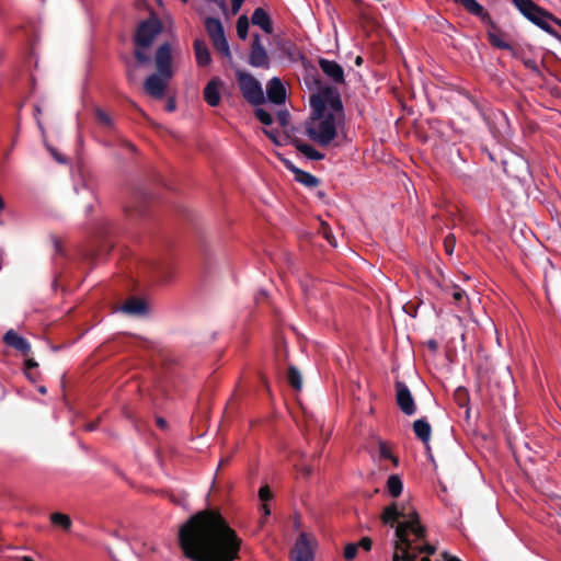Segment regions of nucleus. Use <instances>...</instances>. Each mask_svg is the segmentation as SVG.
Here are the masks:
<instances>
[{
    "label": "nucleus",
    "mask_w": 561,
    "mask_h": 561,
    "mask_svg": "<svg viewBox=\"0 0 561 561\" xmlns=\"http://www.w3.org/2000/svg\"><path fill=\"white\" fill-rule=\"evenodd\" d=\"M122 311L131 316H145L148 312V306L144 299L131 297L123 304Z\"/></svg>",
    "instance_id": "nucleus-20"
},
{
    "label": "nucleus",
    "mask_w": 561,
    "mask_h": 561,
    "mask_svg": "<svg viewBox=\"0 0 561 561\" xmlns=\"http://www.w3.org/2000/svg\"><path fill=\"white\" fill-rule=\"evenodd\" d=\"M357 551H358V545H356V543H347L345 546V548H344V558L347 561H351V560H353L356 557Z\"/></svg>",
    "instance_id": "nucleus-36"
},
{
    "label": "nucleus",
    "mask_w": 561,
    "mask_h": 561,
    "mask_svg": "<svg viewBox=\"0 0 561 561\" xmlns=\"http://www.w3.org/2000/svg\"><path fill=\"white\" fill-rule=\"evenodd\" d=\"M38 364L33 358H28L25 360V373L28 378H31L30 370L36 368Z\"/></svg>",
    "instance_id": "nucleus-51"
},
{
    "label": "nucleus",
    "mask_w": 561,
    "mask_h": 561,
    "mask_svg": "<svg viewBox=\"0 0 561 561\" xmlns=\"http://www.w3.org/2000/svg\"><path fill=\"white\" fill-rule=\"evenodd\" d=\"M204 24L215 50L228 60H231L232 54L230 51V47L220 20L217 18L207 16L204 21Z\"/></svg>",
    "instance_id": "nucleus-8"
},
{
    "label": "nucleus",
    "mask_w": 561,
    "mask_h": 561,
    "mask_svg": "<svg viewBox=\"0 0 561 561\" xmlns=\"http://www.w3.org/2000/svg\"><path fill=\"white\" fill-rule=\"evenodd\" d=\"M22 561H34L31 557L24 556Z\"/></svg>",
    "instance_id": "nucleus-63"
},
{
    "label": "nucleus",
    "mask_w": 561,
    "mask_h": 561,
    "mask_svg": "<svg viewBox=\"0 0 561 561\" xmlns=\"http://www.w3.org/2000/svg\"><path fill=\"white\" fill-rule=\"evenodd\" d=\"M154 62L159 75L165 79H171L172 70V47L170 43L161 44L154 55Z\"/></svg>",
    "instance_id": "nucleus-9"
},
{
    "label": "nucleus",
    "mask_w": 561,
    "mask_h": 561,
    "mask_svg": "<svg viewBox=\"0 0 561 561\" xmlns=\"http://www.w3.org/2000/svg\"><path fill=\"white\" fill-rule=\"evenodd\" d=\"M413 549L416 553H426L427 556L434 554L436 548L433 545L424 543V545H414Z\"/></svg>",
    "instance_id": "nucleus-35"
},
{
    "label": "nucleus",
    "mask_w": 561,
    "mask_h": 561,
    "mask_svg": "<svg viewBox=\"0 0 561 561\" xmlns=\"http://www.w3.org/2000/svg\"><path fill=\"white\" fill-rule=\"evenodd\" d=\"M50 522L55 526H59L66 531H69L72 526L71 518L68 515L59 512L53 513L50 515Z\"/></svg>",
    "instance_id": "nucleus-31"
},
{
    "label": "nucleus",
    "mask_w": 561,
    "mask_h": 561,
    "mask_svg": "<svg viewBox=\"0 0 561 561\" xmlns=\"http://www.w3.org/2000/svg\"><path fill=\"white\" fill-rule=\"evenodd\" d=\"M287 381L290 387L297 391L301 390L302 387V377L300 371L296 366L290 365L287 371Z\"/></svg>",
    "instance_id": "nucleus-30"
},
{
    "label": "nucleus",
    "mask_w": 561,
    "mask_h": 561,
    "mask_svg": "<svg viewBox=\"0 0 561 561\" xmlns=\"http://www.w3.org/2000/svg\"><path fill=\"white\" fill-rule=\"evenodd\" d=\"M249 32V19L247 15H240L237 20V34L238 36L244 41L248 37Z\"/></svg>",
    "instance_id": "nucleus-32"
},
{
    "label": "nucleus",
    "mask_w": 561,
    "mask_h": 561,
    "mask_svg": "<svg viewBox=\"0 0 561 561\" xmlns=\"http://www.w3.org/2000/svg\"><path fill=\"white\" fill-rule=\"evenodd\" d=\"M455 398H456L458 404L462 407L468 401V391L465 388L459 387L455 391Z\"/></svg>",
    "instance_id": "nucleus-40"
},
{
    "label": "nucleus",
    "mask_w": 561,
    "mask_h": 561,
    "mask_svg": "<svg viewBox=\"0 0 561 561\" xmlns=\"http://www.w3.org/2000/svg\"><path fill=\"white\" fill-rule=\"evenodd\" d=\"M482 23L486 24L489 26L486 36L489 37V34L496 35L497 33H501V28L497 26V24L492 20L491 15L489 14L488 20H481Z\"/></svg>",
    "instance_id": "nucleus-38"
},
{
    "label": "nucleus",
    "mask_w": 561,
    "mask_h": 561,
    "mask_svg": "<svg viewBox=\"0 0 561 561\" xmlns=\"http://www.w3.org/2000/svg\"><path fill=\"white\" fill-rule=\"evenodd\" d=\"M403 522H399L396 526L394 536L401 542L408 543L410 534L414 535L415 541H424L426 537V528L421 524L420 516L416 511L405 513Z\"/></svg>",
    "instance_id": "nucleus-6"
},
{
    "label": "nucleus",
    "mask_w": 561,
    "mask_h": 561,
    "mask_svg": "<svg viewBox=\"0 0 561 561\" xmlns=\"http://www.w3.org/2000/svg\"><path fill=\"white\" fill-rule=\"evenodd\" d=\"M416 559L417 553L413 549V541L408 539V543H404L396 538L392 561H417Z\"/></svg>",
    "instance_id": "nucleus-14"
},
{
    "label": "nucleus",
    "mask_w": 561,
    "mask_h": 561,
    "mask_svg": "<svg viewBox=\"0 0 561 561\" xmlns=\"http://www.w3.org/2000/svg\"><path fill=\"white\" fill-rule=\"evenodd\" d=\"M310 105L314 115L335 114L337 121L343 118V103L339 91L325 85L318 94L310 96Z\"/></svg>",
    "instance_id": "nucleus-4"
},
{
    "label": "nucleus",
    "mask_w": 561,
    "mask_h": 561,
    "mask_svg": "<svg viewBox=\"0 0 561 561\" xmlns=\"http://www.w3.org/2000/svg\"><path fill=\"white\" fill-rule=\"evenodd\" d=\"M520 14L530 21L533 24L540 27L542 31L553 37H559V33L549 24L553 22L557 24L558 19L546 9L538 5L534 0H511Z\"/></svg>",
    "instance_id": "nucleus-2"
},
{
    "label": "nucleus",
    "mask_w": 561,
    "mask_h": 561,
    "mask_svg": "<svg viewBox=\"0 0 561 561\" xmlns=\"http://www.w3.org/2000/svg\"><path fill=\"white\" fill-rule=\"evenodd\" d=\"M336 123L335 114L318 116L312 113L311 121L306 126V134L319 146H329L336 137Z\"/></svg>",
    "instance_id": "nucleus-3"
},
{
    "label": "nucleus",
    "mask_w": 561,
    "mask_h": 561,
    "mask_svg": "<svg viewBox=\"0 0 561 561\" xmlns=\"http://www.w3.org/2000/svg\"><path fill=\"white\" fill-rule=\"evenodd\" d=\"M95 427H96L95 423H90V424L87 425V430L88 431H93V430H95Z\"/></svg>",
    "instance_id": "nucleus-61"
},
{
    "label": "nucleus",
    "mask_w": 561,
    "mask_h": 561,
    "mask_svg": "<svg viewBox=\"0 0 561 561\" xmlns=\"http://www.w3.org/2000/svg\"><path fill=\"white\" fill-rule=\"evenodd\" d=\"M255 117L263 124V125H272L273 124V116L271 113H268L266 110L257 107L254 111Z\"/></svg>",
    "instance_id": "nucleus-34"
},
{
    "label": "nucleus",
    "mask_w": 561,
    "mask_h": 561,
    "mask_svg": "<svg viewBox=\"0 0 561 561\" xmlns=\"http://www.w3.org/2000/svg\"><path fill=\"white\" fill-rule=\"evenodd\" d=\"M163 24L154 14L144 20L137 26L134 35L135 45L139 48H149L154 38L162 32Z\"/></svg>",
    "instance_id": "nucleus-7"
},
{
    "label": "nucleus",
    "mask_w": 561,
    "mask_h": 561,
    "mask_svg": "<svg viewBox=\"0 0 561 561\" xmlns=\"http://www.w3.org/2000/svg\"><path fill=\"white\" fill-rule=\"evenodd\" d=\"M196 62L199 67H206L211 62V55L206 42L202 38H195L193 42Z\"/></svg>",
    "instance_id": "nucleus-19"
},
{
    "label": "nucleus",
    "mask_w": 561,
    "mask_h": 561,
    "mask_svg": "<svg viewBox=\"0 0 561 561\" xmlns=\"http://www.w3.org/2000/svg\"><path fill=\"white\" fill-rule=\"evenodd\" d=\"M261 510L264 517H267L271 514L270 507L266 503H262Z\"/></svg>",
    "instance_id": "nucleus-58"
},
{
    "label": "nucleus",
    "mask_w": 561,
    "mask_h": 561,
    "mask_svg": "<svg viewBox=\"0 0 561 561\" xmlns=\"http://www.w3.org/2000/svg\"><path fill=\"white\" fill-rule=\"evenodd\" d=\"M135 211L138 213L139 215L144 214V210L141 209L140 206H135Z\"/></svg>",
    "instance_id": "nucleus-62"
},
{
    "label": "nucleus",
    "mask_w": 561,
    "mask_h": 561,
    "mask_svg": "<svg viewBox=\"0 0 561 561\" xmlns=\"http://www.w3.org/2000/svg\"><path fill=\"white\" fill-rule=\"evenodd\" d=\"M168 497L175 505L183 506V507L186 505V494H181L179 496H176L174 494H168Z\"/></svg>",
    "instance_id": "nucleus-43"
},
{
    "label": "nucleus",
    "mask_w": 561,
    "mask_h": 561,
    "mask_svg": "<svg viewBox=\"0 0 561 561\" xmlns=\"http://www.w3.org/2000/svg\"><path fill=\"white\" fill-rule=\"evenodd\" d=\"M277 121L280 126L286 127L289 124V113L288 111H279L277 113Z\"/></svg>",
    "instance_id": "nucleus-45"
},
{
    "label": "nucleus",
    "mask_w": 561,
    "mask_h": 561,
    "mask_svg": "<svg viewBox=\"0 0 561 561\" xmlns=\"http://www.w3.org/2000/svg\"><path fill=\"white\" fill-rule=\"evenodd\" d=\"M295 180L309 188L317 187L320 183L317 176L304 170L297 172V174L295 175Z\"/></svg>",
    "instance_id": "nucleus-29"
},
{
    "label": "nucleus",
    "mask_w": 561,
    "mask_h": 561,
    "mask_svg": "<svg viewBox=\"0 0 561 561\" xmlns=\"http://www.w3.org/2000/svg\"><path fill=\"white\" fill-rule=\"evenodd\" d=\"M259 499L262 503H266L267 501L273 499V493L268 485H263L260 488Z\"/></svg>",
    "instance_id": "nucleus-37"
},
{
    "label": "nucleus",
    "mask_w": 561,
    "mask_h": 561,
    "mask_svg": "<svg viewBox=\"0 0 561 561\" xmlns=\"http://www.w3.org/2000/svg\"><path fill=\"white\" fill-rule=\"evenodd\" d=\"M266 93L270 102L280 105L286 100V89L279 78H272L266 84Z\"/></svg>",
    "instance_id": "nucleus-16"
},
{
    "label": "nucleus",
    "mask_w": 561,
    "mask_h": 561,
    "mask_svg": "<svg viewBox=\"0 0 561 561\" xmlns=\"http://www.w3.org/2000/svg\"><path fill=\"white\" fill-rule=\"evenodd\" d=\"M94 116L96 123L105 130L111 131L115 128V123L113 118L106 113L104 110L96 107L94 110Z\"/></svg>",
    "instance_id": "nucleus-26"
},
{
    "label": "nucleus",
    "mask_w": 561,
    "mask_h": 561,
    "mask_svg": "<svg viewBox=\"0 0 561 561\" xmlns=\"http://www.w3.org/2000/svg\"><path fill=\"white\" fill-rule=\"evenodd\" d=\"M525 66L531 70H538V66L535 60L528 59L524 61Z\"/></svg>",
    "instance_id": "nucleus-53"
},
{
    "label": "nucleus",
    "mask_w": 561,
    "mask_h": 561,
    "mask_svg": "<svg viewBox=\"0 0 561 561\" xmlns=\"http://www.w3.org/2000/svg\"><path fill=\"white\" fill-rule=\"evenodd\" d=\"M165 110L168 112H173L175 110V101L174 99H169L165 105Z\"/></svg>",
    "instance_id": "nucleus-54"
},
{
    "label": "nucleus",
    "mask_w": 561,
    "mask_h": 561,
    "mask_svg": "<svg viewBox=\"0 0 561 561\" xmlns=\"http://www.w3.org/2000/svg\"><path fill=\"white\" fill-rule=\"evenodd\" d=\"M263 133L277 146H282L279 133L277 130L263 129Z\"/></svg>",
    "instance_id": "nucleus-46"
},
{
    "label": "nucleus",
    "mask_w": 561,
    "mask_h": 561,
    "mask_svg": "<svg viewBox=\"0 0 561 561\" xmlns=\"http://www.w3.org/2000/svg\"><path fill=\"white\" fill-rule=\"evenodd\" d=\"M168 80L169 79L161 77L159 72L153 73L146 79L145 90L150 96L154 99H162L168 84Z\"/></svg>",
    "instance_id": "nucleus-15"
},
{
    "label": "nucleus",
    "mask_w": 561,
    "mask_h": 561,
    "mask_svg": "<svg viewBox=\"0 0 561 561\" xmlns=\"http://www.w3.org/2000/svg\"><path fill=\"white\" fill-rule=\"evenodd\" d=\"M285 168L289 170L294 175L297 174L301 169L297 168L289 159H282Z\"/></svg>",
    "instance_id": "nucleus-49"
},
{
    "label": "nucleus",
    "mask_w": 561,
    "mask_h": 561,
    "mask_svg": "<svg viewBox=\"0 0 561 561\" xmlns=\"http://www.w3.org/2000/svg\"><path fill=\"white\" fill-rule=\"evenodd\" d=\"M291 144L295 146V148L301 152L304 156H306L310 160H323L324 154L320 151L316 150L311 145L302 142L300 139L295 138L291 140Z\"/></svg>",
    "instance_id": "nucleus-25"
},
{
    "label": "nucleus",
    "mask_w": 561,
    "mask_h": 561,
    "mask_svg": "<svg viewBox=\"0 0 561 561\" xmlns=\"http://www.w3.org/2000/svg\"><path fill=\"white\" fill-rule=\"evenodd\" d=\"M222 81L218 77H214L209 80L204 89V99L210 106H217L220 103V87Z\"/></svg>",
    "instance_id": "nucleus-17"
},
{
    "label": "nucleus",
    "mask_w": 561,
    "mask_h": 561,
    "mask_svg": "<svg viewBox=\"0 0 561 561\" xmlns=\"http://www.w3.org/2000/svg\"><path fill=\"white\" fill-rule=\"evenodd\" d=\"M207 2H214L219 10L222 12V14H227L228 12V5L226 0H206Z\"/></svg>",
    "instance_id": "nucleus-50"
},
{
    "label": "nucleus",
    "mask_w": 561,
    "mask_h": 561,
    "mask_svg": "<svg viewBox=\"0 0 561 561\" xmlns=\"http://www.w3.org/2000/svg\"><path fill=\"white\" fill-rule=\"evenodd\" d=\"M248 62L255 68H264L267 69L270 67V58L266 49L261 43V38L259 34L253 35V41L251 44L250 55Z\"/></svg>",
    "instance_id": "nucleus-12"
},
{
    "label": "nucleus",
    "mask_w": 561,
    "mask_h": 561,
    "mask_svg": "<svg viewBox=\"0 0 561 561\" xmlns=\"http://www.w3.org/2000/svg\"><path fill=\"white\" fill-rule=\"evenodd\" d=\"M362 64H363V57L362 56H357L355 58V65L359 67V66H362Z\"/></svg>",
    "instance_id": "nucleus-60"
},
{
    "label": "nucleus",
    "mask_w": 561,
    "mask_h": 561,
    "mask_svg": "<svg viewBox=\"0 0 561 561\" xmlns=\"http://www.w3.org/2000/svg\"><path fill=\"white\" fill-rule=\"evenodd\" d=\"M236 79L243 99L251 105L257 106L265 102L260 81L244 70L236 71Z\"/></svg>",
    "instance_id": "nucleus-5"
},
{
    "label": "nucleus",
    "mask_w": 561,
    "mask_h": 561,
    "mask_svg": "<svg viewBox=\"0 0 561 561\" xmlns=\"http://www.w3.org/2000/svg\"><path fill=\"white\" fill-rule=\"evenodd\" d=\"M48 150L50 151V153L53 154V157L55 158V160L59 163H66L67 162V159L65 156L60 154L57 152L56 149L51 148V147H48Z\"/></svg>",
    "instance_id": "nucleus-52"
},
{
    "label": "nucleus",
    "mask_w": 561,
    "mask_h": 561,
    "mask_svg": "<svg viewBox=\"0 0 561 561\" xmlns=\"http://www.w3.org/2000/svg\"><path fill=\"white\" fill-rule=\"evenodd\" d=\"M413 432L423 444H428L432 435V426L425 417L413 422Z\"/></svg>",
    "instance_id": "nucleus-23"
},
{
    "label": "nucleus",
    "mask_w": 561,
    "mask_h": 561,
    "mask_svg": "<svg viewBox=\"0 0 561 561\" xmlns=\"http://www.w3.org/2000/svg\"><path fill=\"white\" fill-rule=\"evenodd\" d=\"M357 545L364 550L369 551L373 546V540L369 537H363Z\"/></svg>",
    "instance_id": "nucleus-48"
},
{
    "label": "nucleus",
    "mask_w": 561,
    "mask_h": 561,
    "mask_svg": "<svg viewBox=\"0 0 561 561\" xmlns=\"http://www.w3.org/2000/svg\"><path fill=\"white\" fill-rule=\"evenodd\" d=\"M420 561H431L428 557H423Z\"/></svg>",
    "instance_id": "nucleus-64"
},
{
    "label": "nucleus",
    "mask_w": 561,
    "mask_h": 561,
    "mask_svg": "<svg viewBox=\"0 0 561 561\" xmlns=\"http://www.w3.org/2000/svg\"><path fill=\"white\" fill-rule=\"evenodd\" d=\"M451 296H453V298H454V300H455L456 302H461V301H462V299H463V298H465V296H466V293H465V290H462L460 287H458V286H454V291H453Z\"/></svg>",
    "instance_id": "nucleus-47"
},
{
    "label": "nucleus",
    "mask_w": 561,
    "mask_h": 561,
    "mask_svg": "<svg viewBox=\"0 0 561 561\" xmlns=\"http://www.w3.org/2000/svg\"><path fill=\"white\" fill-rule=\"evenodd\" d=\"M396 400L399 409L405 415H413L416 412V404L414 398L408 388V386L402 381H397L396 385Z\"/></svg>",
    "instance_id": "nucleus-11"
},
{
    "label": "nucleus",
    "mask_w": 561,
    "mask_h": 561,
    "mask_svg": "<svg viewBox=\"0 0 561 561\" xmlns=\"http://www.w3.org/2000/svg\"><path fill=\"white\" fill-rule=\"evenodd\" d=\"M456 3L461 4L470 14L479 18L480 20H488L489 12L477 0H454Z\"/></svg>",
    "instance_id": "nucleus-24"
},
{
    "label": "nucleus",
    "mask_w": 561,
    "mask_h": 561,
    "mask_svg": "<svg viewBox=\"0 0 561 561\" xmlns=\"http://www.w3.org/2000/svg\"><path fill=\"white\" fill-rule=\"evenodd\" d=\"M379 456L380 458L391 460L394 466H398V458L392 455L391 450L385 442H379Z\"/></svg>",
    "instance_id": "nucleus-33"
},
{
    "label": "nucleus",
    "mask_w": 561,
    "mask_h": 561,
    "mask_svg": "<svg viewBox=\"0 0 561 561\" xmlns=\"http://www.w3.org/2000/svg\"><path fill=\"white\" fill-rule=\"evenodd\" d=\"M322 233L332 247H336V240L328 225H322Z\"/></svg>",
    "instance_id": "nucleus-42"
},
{
    "label": "nucleus",
    "mask_w": 561,
    "mask_h": 561,
    "mask_svg": "<svg viewBox=\"0 0 561 561\" xmlns=\"http://www.w3.org/2000/svg\"><path fill=\"white\" fill-rule=\"evenodd\" d=\"M241 7V3L231 2V13L236 15L240 11Z\"/></svg>",
    "instance_id": "nucleus-57"
},
{
    "label": "nucleus",
    "mask_w": 561,
    "mask_h": 561,
    "mask_svg": "<svg viewBox=\"0 0 561 561\" xmlns=\"http://www.w3.org/2000/svg\"><path fill=\"white\" fill-rule=\"evenodd\" d=\"M419 306L420 304H415L414 301H408L407 304H404L403 310L412 318H415L417 316Z\"/></svg>",
    "instance_id": "nucleus-41"
},
{
    "label": "nucleus",
    "mask_w": 561,
    "mask_h": 561,
    "mask_svg": "<svg viewBox=\"0 0 561 561\" xmlns=\"http://www.w3.org/2000/svg\"><path fill=\"white\" fill-rule=\"evenodd\" d=\"M253 25L261 27L266 34L273 33V23L268 13L263 8H256L251 16Z\"/></svg>",
    "instance_id": "nucleus-21"
},
{
    "label": "nucleus",
    "mask_w": 561,
    "mask_h": 561,
    "mask_svg": "<svg viewBox=\"0 0 561 561\" xmlns=\"http://www.w3.org/2000/svg\"><path fill=\"white\" fill-rule=\"evenodd\" d=\"M157 424H158V426H159V427L163 428V427L167 425V422H165V420H164V419L159 417V419L157 420Z\"/></svg>",
    "instance_id": "nucleus-59"
},
{
    "label": "nucleus",
    "mask_w": 561,
    "mask_h": 561,
    "mask_svg": "<svg viewBox=\"0 0 561 561\" xmlns=\"http://www.w3.org/2000/svg\"><path fill=\"white\" fill-rule=\"evenodd\" d=\"M3 341L7 345L15 348L16 351L22 352L24 355H27L31 352V345L26 339L20 336L13 330H9L4 336Z\"/></svg>",
    "instance_id": "nucleus-18"
},
{
    "label": "nucleus",
    "mask_w": 561,
    "mask_h": 561,
    "mask_svg": "<svg viewBox=\"0 0 561 561\" xmlns=\"http://www.w3.org/2000/svg\"><path fill=\"white\" fill-rule=\"evenodd\" d=\"M401 516H405L404 508L399 510L397 503L393 502L383 508L380 519L385 525L393 527Z\"/></svg>",
    "instance_id": "nucleus-22"
},
{
    "label": "nucleus",
    "mask_w": 561,
    "mask_h": 561,
    "mask_svg": "<svg viewBox=\"0 0 561 561\" xmlns=\"http://www.w3.org/2000/svg\"><path fill=\"white\" fill-rule=\"evenodd\" d=\"M319 67L321 68L322 72L327 76V78L330 79L332 82L336 84H342L345 82L344 70L336 61L320 58Z\"/></svg>",
    "instance_id": "nucleus-13"
},
{
    "label": "nucleus",
    "mask_w": 561,
    "mask_h": 561,
    "mask_svg": "<svg viewBox=\"0 0 561 561\" xmlns=\"http://www.w3.org/2000/svg\"><path fill=\"white\" fill-rule=\"evenodd\" d=\"M312 538L307 533H301L290 551L291 561H313Z\"/></svg>",
    "instance_id": "nucleus-10"
},
{
    "label": "nucleus",
    "mask_w": 561,
    "mask_h": 561,
    "mask_svg": "<svg viewBox=\"0 0 561 561\" xmlns=\"http://www.w3.org/2000/svg\"><path fill=\"white\" fill-rule=\"evenodd\" d=\"M141 49H142V48H139V47H138V48L135 50L134 56H135L136 60H137L139 64H147V62H149L150 57H149L146 53H144Z\"/></svg>",
    "instance_id": "nucleus-44"
},
{
    "label": "nucleus",
    "mask_w": 561,
    "mask_h": 561,
    "mask_svg": "<svg viewBox=\"0 0 561 561\" xmlns=\"http://www.w3.org/2000/svg\"><path fill=\"white\" fill-rule=\"evenodd\" d=\"M403 490L402 480L398 474H392L387 480V491L392 497H398Z\"/></svg>",
    "instance_id": "nucleus-28"
},
{
    "label": "nucleus",
    "mask_w": 561,
    "mask_h": 561,
    "mask_svg": "<svg viewBox=\"0 0 561 561\" xmlns=\"http://www.w3.org/2000/svg\"><path fill=\"white\" fill-rule=\"evenodd\" d=\"M427 347H428L431 351L436 352V351L438 350V343H437V341H435V340H430V341L427 342Z\"/></svg>",
    "instance_id": "nucleus-55"
},
{
    "label": "nucleus",
    "mask_w": 561,
    "mask_h": 561,
    "mask_svg": "<svg viewBox=\"0 0 561 561\" xmlns=\"http://www.w3.org/2000/svg\"><path fill=\"white\" fill-rule=\"evenodd\" d=\"M179 546L191 561H234L241 539L224 516L204 510L191 516L179 529Z\"/></svg>",
    "instance_id": "nucleus-1"
},
{
    "label": "nucleus",
    "mask_w": 561,
    "mask_h": 561,
    "mask_svg": "<svg viewBox=\"0 0 561 561\" xmlns=\"http://www.w3.org/2000/svg\"><path fill=\"white\" fill-rule=\"evenodd\" d=\"M456 238L454 234H448L444 239V248L447 254H453L455 249Z\"/></svg>",
    "instance_id": "nucleus-39"
},
{
    "label": "nucleus",
    "mask_w": 561,
    "mask_h": 561,
    "mask_svg": "<svg viewBox=\"0 0 561 561\" xmlns=\"http://www.w3.org/2000/svg\"><path fill=\"white\" fill-rule=\"evenodd\" d=\"M41 112H42V111H41V107H39L38 105H36V106H35V108H34V116H35V118H36V121H37V125H38V127L42 129V128H43V126H42V123H41V121H39V118H38V115L41 114Z\"/></svg>",
    "instance_id": "nucleus-56"
},
{
    "label": "nucleus",
    "mask_w": 561,
    "mask_h": 561,
    "mask_svg": "<svg viewBox=\"0 0 561 561\" xmlns=\"http://www.w3.org/2000/svg\"><path fill=\"white\" fill-rule=\"evenodd\" d=\"M506 37L507 34L501 30V33H497L496 35L489 34L488 41L495 48L510 50L513 53L514 47L508 42L505 41Z\"/></svg>",
    "instance_id": "nucleus-27"
}]
</instances>
